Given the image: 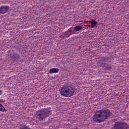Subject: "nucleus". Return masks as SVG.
Returning <instances> with one entry per match:
<instances>
[{
    "mask_svg": "<svg viewBox=\"0 0 129 129\" xmlns=\"http://www.w3.org/2000/svg\"><path fill=\"white\" fill-rule=\"evenodd\" d=\"M111 115L110 110L108 109H103L96 111L93 116V120L95 122H102L106 119H108Z\"/></svg>",
    "mask_w": 129,
    "mask_h": 129,
    "instance_id": "1",
    "label": "nucleus"
},
{
    "mask_svg": "<svg viewBox=\"0 0 129 129\" xmlns=\"http://www.w3.org/2000/svg\"><path fill=\"white\" fill-rule=\"evenodd\" d=\"M52 108L51 107L44 108L36 111V117L39 120H43L46 117H49L52 114Z\"/></svg>",
    "mask_w": 129,
    "mask_h": 129,
    "instance_id": "2",
    "label": "nucleus"
},
{
    "mask_svg": "<svg viewBox=\"0 0 129 129\" xmlns=\"http://www.w3.org/2000/svg\"><path fill=\"white\" fill-rule=\"evenodd\" d=\"M61 95L65 97H71L74 95V89L71 87L63 86L59 90Z\"/></svg>",
    "mask_w": 129,
    "mask_h": 129,
    "instance_id": "3",
    "label": "nucleus"
},
{
    "mask_svg": "<svg viewBox=\"0 0 129 129\" xmlns=\"http://www.w3.org/2000/svg\"><path fill=\"white\" fill-rule=\"evenodd\" d=\"M129 125L125 122L117 121L115 122L113 129H128Z\"/></svg>",
    "mask_w": 129,
    "mask_h": 129,
    "instance_id": "4",
    "label": "nucleus"
},
{
    "mask_svg": "<svg viewBox=\"0 0 129 129\" xmlns=\"http://www.w3.org/2000/svg\"><path fill=\"white\" fill-rule=\"evenodd\" d=\"M10 10V7L8 6L0 7V14L4 15L8 12V10Z\"/></svg>",
    "mask_w": 129,
    "mask_h": 129,
    "instance_id": "5",
    "label": "nucleus"
},
{
    "mask_svg": "<svg viewBox=\"0 0 129 129\" xmlns=\"http://www.w3.org/2000/svg\"><path fill=\"white\" fill-rule=\"evenodd\" d=\"M10 57H11L14 61H16L20 58V55H18L17 53H14L13 54H11Z\"/></svg>",
    "mask_w": 129,
    "mask_h": 129,
    "instance_id": "6",
    "label": "nucleus"
},
{
    "mask_svg": "<svg viewBox=\"0 0 129 129\" xmlns=\"http://www.w3.org/2000/svg\"><path fill=\"white\" fill-rule=\"evenodd\" d=\"M59 72V69L56 68H52L49 70V73H58Z\"/></svg>",
    "mask_w": 129,
    "mask_h": 129,
    "instance_id": "7",
    "label": "nucleus"
},
{
    "mask_svg": "<svg viewBox=\"0 0 129 129\" xmlns=\"http://www.w3.org/2000/svg\"><path fill=\"white\" fill-rule=\"evenodd\" d=\"M83 28L81 25L77 26L75 27L74 30L76 31V32H78V31H80L81 30H82Z\"/></svg>",
    "mask_w": 129,
    "mask_h": 129,
    "instance_id": "8",
    "label": "nucleus"
},
{
    "mask_svg": "<svg viewBox=\"0 0 129 129\" xmlns=\"http://www.w3.org/2000/svg\"><path fill=\"white\" fill-rule=\"evenodd\" d=\"M90 24L91 25L92 28H94V27L96 26V25H97V22L95 21V20H92Z\"/></svg>",
    "mask_w": 129,
    "mask_h": 129,
    "instance_id": "9",
    "label": "nucleus"
},
{
    "mask_svg": "<svg viewBox=\"0 0 129 129\" xmlns=\"http://www.w3.org/2000/svg\"><path fill=\"white\" fill-rule=\"evenodd\" d=\"M5 110H6V108H5V107H4V106L0 103V111L4 112Z\"/></svg>",
    "mask_w": 129,
    "mask_h": 129,
    "instance_id": "10",
    "label": "nucleus"
},
{
    "mask_svg": "<svg viewBox=\"0 0 129 129\" xmlns=\"http://www.w3.org/2000/svg\"><path fill=\"white\" fill-rule=\"evenodd\" d=\"M102 60L104 62H107L108 61V57H103Z\"/></svg>",
    "mask_w": 129,
    "mask_h": 129,
    "instance_id": "11",
    "label": "nucleus"
},
{
    "mask_svg": "<svg viewBox=\"0 0 129 129\" xmlns=\"http://www.w3.org/2000/svg\"><path fill=\"white\" fill-rule=\"evenodd\" d=\"M68 33H72V28H70L68 29V30L67 31Z\"/></svg>",
    "mask_w": 129,
    "mask_h": 129,
    "instance_id": "12",
    "label": "nucleus"
},
{
    "mask_svg": "<svg viewBox=\"0 0 129 129\" xmlns=\"http://www.w3.org/2000/svg\"><path fill=\"white\" fill-rule=\"evenodd\" d=\"M0 102H3V103H4V99H1V100H0Z\"/></svg>",
    "mask_w": 129,
    "mask_h": 129,
    "instance_id": "13",
    "label": "nucleus"
},
{
    "mask_svg": "<svg viewBox=\"0 0 129 129\" xmlns=\"http://www.w3.org/2000/svg\"><path fill=\"white\" fill-rule=\"evenodd\" d=\"M52 83H53V85H54V84H55V82H50V83H52Z\"/></svg>",
    "mask_w": 129,
    "mask_h": 129,
    "instance_id": "14",
    "label": "nucleus"
},
{
    "mask_svg": "<svg viewBox=\"0 0 129 129\" xmlns=\"http://www.w3.org/2000/svg\"><path fill=\"white\" fill-rule=\"evenodd\" d=\"M2 94V90H0V95Z\"/></svg>",
    "mask_w": 129,
    "mask_h": 129,
    "instance_id": "15",
    "label": "nucleus"
},
{
    "mask_svg": "<svg viewBox=\"0 0 129 129\" xmlns=\"http://www.w3.org/2000/svg\"><path fill=\"white\" fill-rule=\"evenodd\" d=\"M11 79H13V77H11Z\"/></svg>",
    "mask_w": 129,
    "mask_h": 129,
    "instance_id": "16",
    "label": "nucleus"
}]
</instances>
